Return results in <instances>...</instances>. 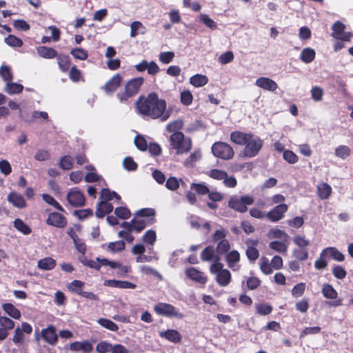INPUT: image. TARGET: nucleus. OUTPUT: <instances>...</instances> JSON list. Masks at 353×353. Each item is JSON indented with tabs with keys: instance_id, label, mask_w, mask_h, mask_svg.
I'll return each instance as SVG.
<instances>
[{
	"instance_id": "nucleus-1",
	"label": "nucleus",
	"mask_w": 353,
	"mask_h": 353,
	"mask_svg": "<svg viewBox=\"0 0 353 353\" xmlns=\"http://www.w3.org/2000/svg\"><path fill=\"white\" fill-rule=\"evenodd\" d=\"M136 108L143 117L160 119L161 121H167L172 113V110L167 109L165 100L160 99L155 92L149 93L147 97L140 96L136 102Z\"/></svg>"
},
{
	"instance_id": "nucleus-2",
	"label": "nucleus",
	"mask_w": 353,
	"mask_h": 353,
	"mask_svg": "<svg viewBox=\"0 0 353 353\" xmlns=\"http://www.w3.org/2000/svg\"><path fill=\"white\" fill-rule=\"evenodd\" d=\"M170 145L176 150L177 154L188 152L192 148V141L185 137L184 134L177 131L173 132L170 137Z\"/></svg>"
},
{
	"instance_id": "nucleus-3",
	"label": "nucleus",
	"mask_w": 353,
	"mask_h": 353,
	"mask_svg": "<svg viewBox=\"0 0 353 353\" xmlns=\"http://www.w3.org/2000/svg\"><path fill=\"white\" fill-rule=\"evenodd\" d=\"M213 155L223 160H230L234 157V152L232 147L222 141L215 142L211 148Z\"/></svg>"
},
{
	"instance_id": "nucleus-4",
	"label": "nucleus",
	"mask_w": 353,
	"mask_h": 353,
	"mask_svg": "<svg viewBox=\"0 0 353 353\" xmlns=\"http://www.w3.org/2000/svg\"><path fill=\"white\" fill-rule=\"evenodd\" d=\"M154 312L161 316L169 318L183 319L184 314L179 311L174 305L167 303H159L154 307Z\"/></svg>"
},
{
	"instance_id": "nucleus-5",
	"label": "nucleus",
	"mask_w": 353,
	"mask_h": 353,
	"mask_svg": "<svg viewBox=\"0 0 353 353\" xmlns=\"http://www.w3.org/2000/svg\"><path fill=\"white\" fill-rule=\"evenodd\" d=\"M321 292L325 299H332V301H325V305L327 306L330 307H337L343 305L342 299L341 298H338V292L331 284H323Z\"/></svg>"
},
{
	"instance_id": "nucleus-6",
	"label": "nucleus",
	"mask_w": 353,
	"mask_h": 353,
	"mask_svg": "<svg viewBox=\"0 0 353 353\" xmlns=\"http://www.w3.org/2000/svg\"><path fill=\"white\" fill-rule=\"evenodd\" d=\"M253 196L250 195L242 196L240 198L232 197L230 199L228 205L230 208L239 212H245L248 210L247 205L254 203Z\"/></svg>"
},
{
	"instance_id": "nucleus-7",
	"label": "nucleus",
	"mask_w": 353,
	"mask_h": 353,
	"mask_svg": "<svg viewBox=\"0 0 353 353\" xmlns=\"http://www.w3.org/2000/svg\"><path fill=\"white\" fill-rule=\"evenodd\" d=\"M263 146V141L254 137L245 143L243 149V154L246 157L252 158L256 156Z\"/></svg>"
},
{
	"instance_id": "nucleus-8",
	"label": "nucleus",
	"mask_w": 353,
	"mask_h": 353,
	"mask_svg": "<svg viewBox=\"0 0 353 353\" xmlns=\"http://www.w3.org/2000/svg\"><path fill=\"white\" fill-rule=\"evenodd\" d=\"M66 199L69 204L75 208L83 206L85 202L84 194L77 188L71 189L67 194Z\"/></svg>"
},
{
	"instance_id": "nucleus-9",
	"label": "nucleus",
	"mask_w": 353,
	"mask_h": 353,
	"mask_svg": "<svg viewBox=\"0 0 353 353\" xmlns=\"http://www.w3.org/2000/svg\"><path fill=\"white\" fill-rule=\"evenodd\" d=\"M288 210V205L287 204L280 203L268 212L265 217L272 222H277L284 217Z\"/></svg>"
},
{
	"instance_id": "nucleus-10",
	"label": "nucleus",
	"mask_w": 353,
	"mask_h": 353,
	"mask_svg": "<svg viewBox=\"0 0 353 353\" xmlns=\"http://www.w3.org/2000/svg\"><path fill=\"white\" fill-rule=\"evenodd\" d=\"M46 223L58 228H63L68 224L67 219L59 212H51L48 214Z\"/></svg>"
},
{
	"instance_id": "nucleus-11",
	"label": "nucleus",
	"mask_w": 353,
	"mask_h": 353,
	"mask_svg": "<svg viewBox=\"0 0 353 353\" xmlns=\"http://www.w3.org/2000/svg\"><path fill=\"white\" fill-rule=\"evenodd\" d=\"M345 25L340 21L334 23L332 26V36L341 41H349L352 37V34L350 32H346L344 31Z\"/></svg>"
},
{
	"instance_id": "nucleus-12",
	"label": "nucleus",
	"mask_w": 353,
	"mask_h": 353,
	"mask_svg": "<svg viewBox=\"0 0 353 353\" xmlns=\"http://www.w3.org/2000/svg\"><path fill=\"white\" fill-rule=\"evenodd\" d=\"M185 273L188 279L196 283L205 284L207 282L208 278L204 273L194 267L186 268Z\"/></svg>"
},
{
	"instance_id": "nucleus-13",
	"label": "nucleus",
	"mask_w": 353,
	"mask_h": 353,
	"mask_svg": "<svg viewBox=\"0 0 353 353\" xmlns=\"http://www.w3.org/2000/svg\"><path fill=\"white\" fill-rule=\"evenodd\" d=\"M43 340L49 344L54 345L58 341L56 327L50 325L47 328L43 329L41 332Z\"/></svg>"
},
{
	"instance_id": "nucleus-14",
	"label": "nucleus",
	"mask_w": 353,
	"mask_h": 353,
	"mask_svg": "<svg viewBox=\"0 0 353 353\" xmlns=\"http://www.w3.org/2000/svg\"><path fill=\"white\" fill-rule=\"evenodd\" d=\"M252 137L253 134L251 133H245L237 130L230 134L231 141L239 145H245L250 139Z\"/></svg>"
},
{
	"instance_id": "nucleus-15",
	"label": "nucleus",
	"mask_w": 353,
	"mask_h": 353,
	"mask_svg": "<svg viewBox=\"0 0 353 353\" xmlns=\"http://www.w3.org/2000/svg\"><path fill=\"white\" fill-rule=\"evenodd\" d=\"M255 85L265 90L274 92L278 88L277 83L268 77H259L256 80Z\"/></svg>"
},
{
	"instance_id": "nucleus-16",
	"label": "nucleus",
	"mask_w": 353,
	"mask_h": 353,
	"mask_svg": "<svg viewBox=\"0 0 353 353\" xmlns=\"http://www.w3.org/2000/svg\"><path fill=\"white\" fill-rule=\"evenodd\" d=\"M258 243H259L258 240L248 239L246 241L248 248L245 251V254H246L248 259L251 262H254L259 256V252L256 248V246L258 245Z\"/></svg>"
},
{
	"instance_id": "nucleus-17",
	"label": "nucleus",
	"mask_w": 353,
	"mask_h": 353,
	"mask_svg": "<svg viewBox=\"0 0 353 353\" xmlns=\"http://www.w3.org/2000/svg\"><path fill=\"white\" fill-rule=\"evenodd\" d=\"M0 340H4L8 335V330L14 327V322L6 316H0Z\"/></svg>"
},
{
	"instance_id": "nucleus-18",
	"label": "nucleus",
	"mask_w": 353,
	"mask_h": 353,
	"mask_svg": "<svg viewBox=\"0 0 353 353\" xmlns=\"http://www.w3.org/2000/svg\"><path fill=\"white\" fill-rule=\"evenodd\" d=\"M122 77L119 74L114 75L103 87L107 94H112L120 86Z\"/></svg>"
},
{
	"instance_id": "nucleus-19",
	"label": "nucleus",
	"mask_w": 353,
	"mask_h": 353,
	"mask_svg": "<svg viewBox=\"0 0 353 353\" xmlns=\"http://www.w3.org/2000/svg\"><path fill=\"white\" fill-rule=\"evenodd\" d=\"M102 262L104 265L110 266L112 269H117V273L119 276H125L131 271L130 266L123 265L119 262L111 261L107 259H103Z\"/></svg>"
},
{
	"instance_id": "nucleus-20",
	"label": "nucleus",
	"mask_w": 353,
	"mask_h": 353,
	"mask_svg": "<svg viewBox=\"0 0 353 353\" xmlns=\"http://www.w3.org/2000/svg\"><path fill=\"white\" fill-rule=\"evenodd\" d=\"M104 285L111 288H117L120 289H134L136 284L127 281H118L114 279L106 280Z\"/></svg>"
},
{
	"instance_id": "nucleus-21",
	"label": "nucleus",
	"mask_w": 353,
	"mask_h": 353,
	"mask_svg": "<svg viewBox=\"0 0 353 353\" xmlns=\"http://www.w3.org/2000/svg\"><path fill=\"white\" fill-rule=\"evenodd\" d=\"M159 336L174 343H180L182 340L181 334L177 330L172 329L160 332Z\"/></svg>"
},
{
	"instance_id": "nucleus-22",
	"label": "nucleus",
	"mask_w": 353,
	"mask_h": 353,
	"mask_svg": "<svg viewBox=\"0 0 353 353\" xmlns=\"http://www.w3.org/2000/svg\"><path fill=\"white\" fill-rule=\"evenodd\" d=\"M143 83V79L141 77L134 78L129 81L125 85V89L127 92L132 97L137 94L140 89L141 85Z\"/></svg>"
},
{
	"instance_id": "nucleus-23",
	"label": "nucleus",
	"mask_w": 353,
	"mask_h": 353,
	"mask_svg": "<svg viewBox=\"0 0 353 353\" xmlns=\"http://www.w3.org/2000/svg\"><path fill=\"white\" fill-rule=\"evenodd\" d=\"M7 199L9 203L12 204L16 208L21 209L26 206V202L23 196L15 192H11L9 193Z\"/></svg>"
},
{
	"instance_id": "nucleus-24",
	"label": "nucleus",
	"mask_w": 353,
	"mask_h": 353,
	"mask_svg": "<svg viewBox=\"0 0 353 353\" xmlns=\"http://www.w3.org/2000/svg\"><path fill=\"white\" fill-rule=\"evenodd\" d=\"M113 210V205L109 202L101 201L99 203L97 208L95 215L98 218H103L105 214H108Z\"/></svg>"
},
{
	"instance_id": "nucleus-25",
	"label": "nucleus",
	"mask_w": 353,
	"mask_h": 353,
	"mask_svg": "<svg viewBox=\"0 0 353 353\" xmlns=\"http://www.w3.org/2000/svg\"><path fill=\"white\" fill-rule=\"evenodd\" d=\"M79 260L84 266L96 270H99L101 266L104 265L102 262L103 259H100L99 257L96 258V261H94L88 259L85 256H79Z\"/></svg>"
},
{
	"instance_id": "nucleus-26",
	"label": "nucleus",
	"mask_w": 353,
	"mask_h": 353,
	"mask_svg": "<svg viewBox=\"0 0 353 353\" xmlns=\"http://www.w3.org/2000/svg\"><path fill=\"white\" fill-rule=\"evenodd\" d=\"M70 350L72 351H83L85 353H90L92 351L93 347L89 341H76L70 344Z\"/></svg>"
},
{
	"instance_id": "nucleus-27",
	"label": "nucleus",
	"mask_w": 353,
	"mask_h": 353,
	"mask_svg": "<svg viewBox=\"0 0 353 353\" xmlns=\"http://www.w3.org/2000/svg\"><path fill=\"white\" fill-rule=\"evenodd\" d=\"M2 309L6 314L14 319H19L21 316V312L12 303H6L2 305Z\"/></svg>"
},
{
	"instance_id": "nucleus-28",
	"label": "nucleus",
	"mask_w": 353,
	"mask_h": 353,
	"mask_svg": "<svg viewBox=\"0 0 353 353\" xmlns=\"http://www.w3.org/2000/svg\"><path fill=\"white\" fill-rule=\"evenodd\" d=\"M332 191V187L327 183L323 182L317 185V194L321 199H327L330 196Z\"/></svg>"
},
{
	"instance_id": "nucleus-29",
	"label": "nucleus",
	"mask_w": 353,
	"mask_h": 353,
	"mask_svg": "<svg viewBox=\"0 0 353 353\" xmlns=\"http://www.w3.org/2000/svg\"><path fill=\"white\" fill-rule=\"evenodd\" d=\"M155 213V210L153 208H143L138 210L135 214L138 216L149 218L147 221L148 225H150L156 221L154 218Z\"/></svg>"
},
{
	"instance_id": "nucleus-30",
	"label": "nucleus",
	"mask_w": 353,
	"mask_h": 353,
	"mask_svg": "<svg viewBox=\"0 0 353 353\" xmlns=\"http://www.w3.org/2000/svg\"><path fill=\"white\" fill-rule=\"evenodd\" d=\"M216 281L222 287L227 286L231 281V274L227 269H223L216 275Z\"/></svg>"
},
{
	"instance_id": "nucleus-31",
	"label": "nucleus",
	"mask_w": 353,
	"mask_h": 353,
	"mask_svg": "<svg viewBox=\"0 0 353 353\" xmlns=\"http://www.w3.org/2000/svg\"><path fill=\"white\" fill-rule=\"evenodd\" d=\"M323 253H325L327 256H330L336 261L341 262L345 260L344 254L334 247H329L323 249Z\"/></svg>"
},
{
	"instance_id": "nucleus-32",
	"label": "nucleus",
	"mask_w": 353,
	"mask_h": 353,
	"mask_svg": "<svg viewBox=\"0 0 353 353\" xmlns=\"http://www.w3.org/2000/svg\"><path fill=\"white\" fill-rule=\"evenodd\" d=\"M225 260L228 267L234 270L235 265L240 261V254L237 250H232L226 254Z\"/></svg>"
},
{
	"instance_id": "nucleus-33",
	"label": "nucleus",
	"mask_w": 353,
	"mask_h": 353,
	"mask_svg": "<svg viewBox=\"0 0 353 353\" xmlns=\"http://www.w3.org/2000/svg\"><path fill=\"white\" fill-rule=\"evenodd\" d=\"M37 52L40 57L45 59H52L57 56V52L54 49L46 46L39 47Z\"/></svg>"
},
{
	"instance_id": "nucleus-34",
	"label": "nucleus",
	"mask_w": 353,
	"mask_h": 353,
	"mask_svg": "<svg viewBox=\"0 0 353 353\" xmlns=\"http://www.w3.org/2000/svg\"><path fill=\"white\" fill-rule=\"evenodd\" d=\"M214 248L211 245L207 246L201 253V259L203 261H210L216 259V256H219L215 254Z\"/></svg>"
},
{
	"instance_id": "nucleus-35",
	"label": "nucleus",
	"mask_w": 353,
	"mask_h": 353,
	"mask_svg": "<svg viewBox=\"0 0 353 353\" xmlns=\"http://www.w3.org/2000/svg\"><path fill=\"white\" fill-rule=\"evenodd\" d=\"M145 28L141 22L139 21H133L130 24V37H135L139 34H143L145 33Z\"/></svg>"
},
{
	"instance_id": "nucleus-36",
	"label": "nucleus",
	"mask_w": 353,
	"mask_h": 353,
	"mask_svg": "<svg viewBox=\"0 0 353 353\" xmlns=\"http://www.w3.org/2000/svg\"><path fill=\"white\" fill-rule=\"evenodd\" d=\"M13 225L16 230L25 235L30 234L32 232L30 227L19 218L14 221Z\"/></svg>"
},
{
	"instance_id": "nucleus-37",
	"label": "nucleus",
	"mask_w": 353,
	"mask_h": 353,
	"mask_svg": "<svg viewBox=\"0 0 353 353\" xmlns=\"http://www.w3.org/2000/svg\"><path fill=\"white\" fill-rule=\"evenodd\" d=\"M56 266V261L51 257H46L39 261L38 267L41 270H51Z\"/></svg>"
},
{
	"instance_id": "nucleus-38",
	"label": "nucleus",
	"mask_w": 353,
	"mask_h": 353,
	"mask_svg": "<svg viewBox=\"0 0 353 353\" xmlns=\"http://www.w3.org/2000/svg\"><path fill=\"white\" fill-rule=\"evenodd\" d=\"M334 154L342 159H345L351 154V149L347 145H340L334 150Z\"/></svg>"
},
{
	"instance_id": "nucleus-39",
	"label": "nucleus",
	"mask_w": 353,
	"mask_h": 353,
	"mask_svg": "<svg viewBox=\"0 0 353 353\" xmlns=\"http://www.w3.org/2000/svg\"><path fill=\"white\" fill-rule=\"evenodd\" d=\"M97 323L103 327L112 331V332H117L119 330L118 325L114 323L112 321L105 319V318H100L97 320Z\"/></svg>"
},
{
	"instance_id": "nucleus-40",
	"label": "nucleus",
	"mask_w": 353,
	"mask_h": 353,
	"mask_svg": "<svg viewBox=\"0 0 353 353\" xmlns=\"http://www.w3.org/2000/svg\"><path fill=\"white\" fill-rule=\"evenodd\" d=\"M100 198L105 202H108L116 198L118 200L121 199V196L114 191H110L109 189L103 188L101 190Z\"/></svg>"
},
{
	"instance_id": "nucleus-41",
	"label": "nucleus",
	"mask_w": 353,
	"mask_h": 353,
	"mask_svg": "<svg viewBox=\"0 0 353 353\" xmlns=\"http://www.w3.org/2000/svg\"><path fill=\"white\" fill-rule=\"evenodd\" d=\"M208 81L206 76L202 74H195L190 79V83L195 87L205 85Z\"/></svg>"
},
{
	"instance_id": "nucleus-42",
	"label": "nucleus",
	"mask_w": 353,
	"mask_h": 353,
	"mask_svg": "<svg viewBox=\"0 0 353 353\" xmlns=\"http://www.w3.org/2000/svg\"><path fill=\"white\" fill-rule=\"evenodd\" d=\"M84 285V282L80 280H74L68 285V288L71 292L81 295Z\"/></svg>"
},
{
	"instance_id": "nucleus-43",
	"label": "nucleus",
	"mask_w": 353,
	"mask_h": 353,
	"mask_svg": "<svg viewBox=\"0 0 353 353\" xmlns=\"http://www.w3.org/2000/svg\"><path fill=\"white\" fill-rule=\"evenodd\" d=\"M256 312L262 316H266L270 314L272 310L273 307L271 305L268 303H258L255 305Z\"/></svg>"
},
{
	"instance_id": "nucleus-44",
	"label": "nucleus",
	"mask_w": 353,
	"mask_h": 353,
	"mask_svg": "<svg viewBox=\"0 0 353 353\" xmlns=\"http://www.w3.org/2000/svg\"><path fill=\"white\" fill-rule=\"evenodd\" d=\"M59 167L64 170H69L73 168V158L70 155H65L59 160Z\"/></svg>"
},
{
	"instance_id": "nucleus-45",
	"label": "nucleus",
	"mask_w": 353,
	"mask_h": 353,
	"mask_svg": "<svg viewBox=\"0 0 353 353\" xmlns=\"http://www.w3.org/2000/svg\"><path fill=\"white\" fill-rule=\"evenodd\" d=\"M23 86L17 83L9 82L7 83L5 91L9 94H19L23 91Z\"/></svg>"
},
{
	"instance_id": "nucleus-46",
	"label": "nucleus",
	"mask_w": 353,
	"mask_h": 353,
	"mask_svg": "<svg viewBox=\"0 0 353 353\" xmlns=\"http://www.w3.org/2000/svg\"><path fill=\"white\" fill-rule=\"evenodd\" d=\"M192 190H194L199 195H205L209 193V188L203 183H192L190 185Z\"/></svg>"
},
{
	"instance_id": "nucleus-47",
	"label": "nucleus",
	"mask_w": 353,
	"mask_h": 353,
	"mask_svg": "<svg viewBox=\"0 0 353 353\" xmlns=\"http://www.w3.org/2000/svg\"><path fill=\"white\" fill-rule=\"evenodd\" d=\"M42 199L46 203L53 206L57 210L61 212H65L64 208L51 195L44 193L42 194Z\"/></svg>"
},
{
	"instance_id": "nucleus-48",
	"label": "nucleus",
	"mask_w": 353,
	"mask_h": 353,
	"mask_svg": "<svg viewBox=\"0 0 353 353\" xmlns=\"http://www.w3.org/2000/svg\"><path fill=\"white\" fill-rule=\"evenodd\" d=\"M230 248V245L229 241L225 240L220 241L216 248V254L220 256V255H223L225 254H228L229 252V250Z\"/></svg>"
},
{
	"instance_id": "nucleus-49",
	"label": "nucleus",
	"mask_w": 353,
	"mask_h": 353,
	"mask_svg": "<svg viewBox=\"0 0 353 353\" xmlns=\"http://www.w3.org/2000/svg\"><path fill=\"white\" fill-rule=\"evenodd\" d=\"M259 265L260 270L264 274L268 275L272 272V267L268 258L262 256Z\"/></svg>"
},
{
	"instance_id": "nucleus-50",
	"label": "nucleus",
	"mask_w": 353,
	"mask_h": 353,
	"mask_svg": "<svg viewBox=\"0 0 353 353\" xmlns=\"http://www.w3.org/2000/svg\"><path fill=\"white\" fill-rule=\"evenodd\" d=\"M315 57V51L310 48H307L303 50L301 59L305 63H310Z\"/></svg>"
},
{
	"instance_id": "nucleus-51",
	"label": "nucleus",
	"mask_w": 353,
	"mask_h": 353,
	"mask_svg": "<svg viewBox=\"0 0 353 353\" xmlns=\"http://www.w3.org/2000/svg\"><path fill=\"white\" fill-rule=\"evenodd\" d=\"M125 248V242L123 240L110 242L108 245V250L110 252H117L124 250Z\"/></svg>"
},
{
	"instance_id": "nucleus-52",
	"label": "nucleus",
	"mask_w": 353,
	"mask_h": 353,
	"mask_svg": "<svg viewBox=\"0 0 353 353\" xmlns=\"http://www.w3.org/2000/svg\"><path fill=\"white\" fill-rule=\"evenodd\" d=\"M4 41L8 46L12 48L21 47L23 45V41L12 34H9L6 37Z\"/></svg>"
},
{
	"instance_id": "nucleus-53",
	"label": "nucleus",
	"mask_w": 353,
	"mask_h": 353,
	"mask_svg": "<svg viewBox=\"0 0 353 353\" xmlns=\"http://www.w3.org/2000/svg\"><path fill=\"white\" fill-rule=\"evenodd\" d=\"M200 21L205 24L208 28L211 30H216L217 28L216 23L212 19L208 14H201L199 16Z\"/></svg>"
},
{
	"instance_id": "nucleus-54",
	"label": "nucleus",
	"mask_w": 353,
	"mask_h": 353,
	"mask_svg": "<svg viewBox=\"0 0 353 353\" xmlns=\"http://www.w3.org/2000/svg\"><path fill=\"white\" fill-rule=\"evenodd\" d=\"M332 274L335 278L338 279H343L347 276V272L345 269L339 265H335L332 270Z\"/></svg>"
},
{
	"instance_id": "nucleus-55",
	"label": "nucleus",
	"mask_w": 353,
	"mask_h": 353,
	"mask_svg": "<svg viewBox=\"0 0 353 353\" xmlns=\"http://www.w3.org/2000/svg\"><path fill=\"white\" fill-rule=\"evenodd\" d=\"M293 256L299 261H306L308 259V251L305 248H296L292 252Z\"/></svg>"
},
{
	"instance_id": "nucleus-56",
	"label": "nucleus",
	"mask_w": 353,
	"mask_h": 353,
	"mask_svg": "<svg viewBox=\"0 0 353 353\" xmlns=\"http://www.w3.org/2000/svg\"><path fill=\"white\" fill-rule=\"evenodd\" d=\"M207 174L213 179L220 181L223 180V179L225 178L227 172L219 169H212L210 170Z\"/></svg>"
},
{
	"instance_id": "nucleus-57",
	"label": "nucleus",
	"mask_w": 353,
	"mask_h": 353,
	"mask_svg": "<svg viewBox=\"0 0 353 353\" xmlns=\"http://www.w3.org/2000/svg\"><path fill=\"white\" fill-rule=\"evenodd\" d=\"M293 242L299 248L307 249V247L310 245V242L308 239H305L304 236L296 235L293 237Z\"/></svg>"
},
{
	"instance_id": "nucleus-58",
	"label": "nucleus",
	"mask_w": 353,
	"mask_h": 353,
	"mask_svg": "<svg viewBox=\"0 0 353 353\" xmlns=\"http://www.w3.org/2000/svg\"><path fill=\"white\" fill-rule=\"evenodd\" d=\"M327 256L323 253V250L320 254V257L314 262V267L316 270H323L327 266L326 258Z\"/></svg>"
},
{
	"instance_id": "nucleus-59",
	"label": "nucleus",
	"mask_w": 353,
	"mask_h": 353,
	"mask_svg": "<svg viewBox=\"0 0 353 353\" xmlns=\"http://www.w3.org/2000/svg\"><path fill=\"white\" fill-rule=\"evenodd\" d=\"M283 157L288 163L294 164L298 162V156L292 150H286L283 152Z\"/></svg>"
},
{
	"instance_id": "nucleus-60",
	"label": "nucleus",
	"mask_w": 353,
	"mask_h": 353,
	"mask_svg": "<svg viewBox=\"0 0 353 353\" xmlns=\"http://www.w3.org/2000/svg\"><path fill=\"white\" fill-rule=\"evenodd\" d=\"M115 215L122 219H128L131 215L130 210L126 207H117L114 210Z\"/></svg>"
},
{
	"instance_id": "nucleus-61",
	"label": "nucleus",
	"mask_w": 353,
	"mask_h": 353,
	"mask_svg": "<svg viewBox=\"0 0 353 353\" xmlns=\"http://www.w3.org/2000/svg\"><path fill=\"white\" fill-rule=\"evenodd\" d=\"M74 215L80 220H84L93 215V212L90 208L77 210L74 211Z\"/></svg>"
},
{
	"instance_id": "nucleus-62",
	"label": "nucleus",
	"mask_w": 353,
	"mask_h": 353,
	"mask_svg": "<svg viewBox=\"0 0 353 353\" xmlns=\"http://www.w3.org/2000/svg\"><path fill=\"white\" fill-rule=\"evenodd\" d=\"M143 241L151 245H153L157 240L156 232L153 230H148L143 236Z\"/></svg>"
},
{
	"instance_id": "nucleus-63",
	"label": "nucleus",
	"mask_w": 353,
	"mask_h": 353,
	"mask_svg": "<svg viewBox=\"0 0 353 353\" xmlns=\"http://www.w3.org/2000/svg\"><path fill=\"white\" fill-rule=\"evenodd\" d=\"M261 283V281L256 276H250L247 279L246 285L249 290H254L258 288Z\"/></svg>"
},
{
	"instance_id": "nucleus-64",
	"label": "nucleus",
	"mask_w": 353,
	"mask_h": 353,
	"mask_svg": "<svg viewBox=\"0 0 353 353\" xmlns=\"http://www.w3.org/2000/svg\"><path fill=\"white\" fill-rule=\"evenodd\" d=\"M181 103L184 105H189L192 103L193 96L189 90H184L180 94Z\"/></svg>"
}]
</instances>
